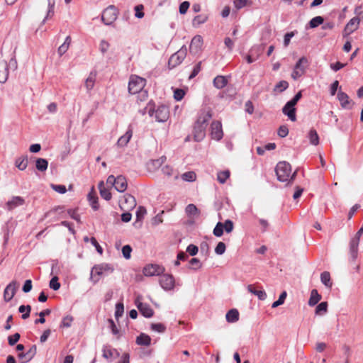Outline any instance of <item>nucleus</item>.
Wrapping results in <instances>:
<instances>
[{
	"label": "nucleus",
	"mask_w": 363,
	"mask_h": 363,
	"mask_svg": "<svg viewBox=\"0 0 363 363\" xmlns=\"http://www.w3.org/2000/svg\"><path fill=\"white\" fill-rule=\"evenodd\" d=\"M277 179L280 182L293 180L296 175V171L291 174V167L289 162H279L276 167Z\"/></svg>",
	"instance_id": "nucleus-1"
},
{
	"label": "nucleus",
	"mask_w": 363,
	"mask_h": 363,
	"mask_svg": "<svg viewBox=\"0 0 363 363\" xmlns=\"http://www.w3.org/2000/svg\"><path fill=\"white\" fill-rule=\"evenodd\" d=\"M145 84V79L137 75H131L128 82V91L131 94H138L143 89Z\"/></svg>",
	"instance_id": "nucleus-2"
},
{
	"label": "nucleus",
	"mask_w": 363,
	"mask_h": 363,
	"mask_svg": "<svg viewBox=\"0 0 363 363\" xmlns=\"http://www.w3.org/2000/svg\"><path fill=\"white\" fill-rule=\"evenodd\" d=\"M148 113L151 117H155L157 122L167 121L169 116V108L165 105L159 106L155 110L150 108Z\"/></svg>",
	"instance_id": "nucleus-3"
},
{
	"label": "nucleus",
	"mask_w": 363,
	"mask_h": 363,
	"mask_svg": "<svg viewBox=\"0 0 363 363\" xmlns=\"http://www.w3.org/2000/svg\"><path fill=\"white\" fill-rule=\"evenodd\" d=\"M187 54V48L182 46L177 52L171 55L168 61V67L173 69L179 65L185 59Z\"/></svg>",
	"instance_id": "nucleus-4"
},
{
	"label": "nucleus",
	"mask_w": 363,
	"mask_h": 363,
	"mask_svg": "<svg viewBox=\"0 0 363 363\" xmlns=\"http://www.w3.org/2000/svg\"><path fill=\"white\" fill-rule=\"evenodd\" d=\"M233 222L229 219L226 220L224 223L218 222L216 225L213 233L216 237H221L225 230L227 233H230L233 230Z\"/></svg>",
	"instance_id": "nucleus-5"
},
{
	"label": "nucleus",
	"mask_w": 363,
	"mask_h": 363,
	"mask_svg": "<svg viewBox=\"0 0 363 363\" xmlns=\"http://www.w3.org/2000/svg\"><path fill=\"white\" fill-rule=\"evenodd\" d=\"M118 17V10L114 6H109L102 13L101 20L106 25L112 24Z\"/></svg>",
	"instance_id": "nucleus-6"
},
{
	"label": "nucleus",
	"mask_w": 363,
	"mask_h": 363,
	"mask_svg": "<svg viewBox=\"0 0 363 363\" xmlns=\"http://www.w3.org/2000/svg\"><path fill=\"white\" fill-rule=\"evenodd\" d=\"M308 65V60L305 57H301L296 64L295 65L294 69L291 73V77L296 80L305 74L306 67Z\"/></svg>",
	"instance_id": "nucleus-7"
},
{
	"label": "nucleus",
	"mask_w": 363,
	"mask_h": 363,
	"mask_svg": "<svg viewBox=\"0 0 363 363\" xmlns=\"http://www.w3.org/2000/svg\"><path fill=\"white\" fill-rule=\"evenodd\" d=\"M165 271L163 266L157 264H147L143 270V272L146 277L159 276L162 274Z\"/></svg>",
	"instance_id": "nucleus-8"
},
{
	"label": "nucleus",
	"mask_w": 363,
	"mask_h": 363,
	"mask_svg": "<svg viewBox=\"0 0 363 363\" xmlns=\"http://www.w3.org/2000/svg\"><path fill=\"white\" fill-rule=\"evenodd\" d=\"M211 138L216 140H220L223 136V131L220 121H214L211 125Z\"/></svg>",
	"instance_id": "nucleus-9"
},
{
	"label": "nucleus",
	"mask_w": 363,
	"mask_h": 363,
	"mask_svg": "<svg viewBox=\"0 0 363 363\" xmlns=\"http://www.w3.org/2000/svg\"><path fill=\"white\" fill-rule=\"evenodd\" d=\"M136 206V200L135 197L130 194H125L123 196V200L121 201V208L125 211H130Z\"/></svg>",
	"instance_id": "nucleus-10"
},
{
	"label": "nucleus",
	"mask_w": 363,
	"mask_h": 363,
	"mask_svg": "<svg viewBox=\"0 0 363 363\" xmlns=\"http://www.w3.org/2000/svg\"><path fill=\"white\" fill-rule=\"evenodd\" d=\"M17 289L18 284L16 281H12L6 286L4 291V299L6 302L10 301L13 298Z\"/></svg>",
	"instance_id": "nucleus-11"
},
{
	"label": "nucleus",
	"mask_w": 363,
	"mask_h": 363,
	"mask_svg": "<svg viewBox=\"0 0 363 363\" xmlns=\"http://www.w3.org/2000/svg\"><path fill=\"white\" fill-rule=\"evenodd\" d=\"M206 125L195 122L193 130L194 139L195 141H201L206 136Z\"/></svg>",
	"instance_id": "nucleus-12"
},
{
	"label": "nucleus",
	"mask_w": 363,
	"mask_h": 363,
	"mask_svg": "<svg viewBox=\"0 0 363 363\" xmlns=\"http://www.w3.org/2000/svg\"><path fill=\"white\" fill-rule=\"evenodd\" d=\"M160 284L164 290H172L174 287V278L171 274H164L160 278Z\"/></svg>",
	"instance_id": "nucleus-13"
},
{
	"label": "nucleus",
	"mask_w": 363,
	"mask_h": 363,
	"mask_svg": "<svg viewBox=\"0 0 363 363\" xmlns=\"http://www.w3.org/2000/svg\"><path fill=\"white\" fill-rule=\"evenodd\" d=\"M202 46L203 38L199 35L194 36L189 46L190 52L194 55L199 53L201 50Z\"/></svg>",
	"instance_id": "nucleus-14"
},
{
	"label": "nucleus",
	"mask_w": 363,
	"mask_h": 363,
	"mask_svg": "<svg viewBox=\"0 0 363 363\" xmlns=\"http://www.w3.org/2000/svg\"><path fill=\"white\" fill-rule=\"evenodd\" d=\"M337 97L342 108L350 109L352 108L353 102L346 93L340 90L337 93Z\"/></svg>",
	"instance_id": "nucleus-15"
},
{
	"label": "nucleus",
	"mask_w": 363,
	"mask_h": 363,
	"mask_svg": "<svg viewBox=\"0 0 363 363\" xmlns=\"http://www.w3.org/2000/svg\"><path fill=\"white\" fill-rule=\"evenodd\" d=\"M211 117H212L211 108L209 107H205V108H203L202 109H201V111L199 112V117L196 122H197L200 124L207 125V123L211 118Z\"/></svg>",
	"instance_id": "nucleus-16"
},
{
	"label": "nucleus",
	"mask_w": 363,
	"mask_h": 363,
	"mask_svg": "<svg viewBox=\"0 0 363 363\" xmlns=\"http://www.w3.org/2000/svg\"><path fill=\"white\" fill-rule=\"evenodd\" d=\"M359 241L360 237L355 235L350 242V255L353 261L357 257Z\"/></svg>",
	"instance_id": "nucleus-17"
},
{
	"label": "nucleus",
	"mask_w": 363,
	"mask_h": 363,
	"mask_svg": "<svg viewBox=\"0 0 363 363\" xmlns=\"http://www.w3.org/2000/svg\"><path fill=\"white\" fill-rule=\"evenodd\" d=\"M107 269L108 265L106 264L95 265L91 272V279L94 281V284L97 283L99 281V278H96V276H101L103 272Z\"/></svg>",
	"instance_id": "nucleus-18"
},
{
	"label": "nucleus",
	"mask_w": 363,
	"mask_h": 363,
	"mask_svg": "<svg viewBox=\"0 0 363 363\" xmlns=\"http://www.w3.org/2000/svg\"><path fill=\"white\" fill-rule=\"evenodd\" d=\"M36 352V345H32L31 347L26 353H19L18 356L19 359L22 360L23 362H28L35 357Z\"/></svg>",
	"instance_id": "nucleus-19"
},
{
	"label": "nucleus",
	"mask_w": 363,
	"mask_h": 363,
	"mask_svg": "<svg viewBox=\"0 0 363 363\" xmlns=\"http://www.w3.org/2000/svg\"><path fill=\"white\" fill-rule=\"evenodd\" d=\"M263 48L260 46H254L250 50V54L246 57L247 63L250 64L255 62L260 55Z\"/></svg>",
	"instance_id": "nucleus-20"
},
{
	"label": "nucleus",
	"mask_w": 363,
	"mask_h": 363,
	"mask_svg": "<svg viewBox=\"0 0 363 363\" xmlns=\"http://www.w3.org/2000/svg\"><path fill=\"white\" fill-rule=\"evenodd\" d=\"M102 356L107 360L111 362L113 359L119 356V353L116 349H113L109 346H104L102 350Z\"/></svg>",
	"instance_id": "nucleus-21"
},
{
	"label": "nucleus",
	"mask_w": 363,
	"mask_h": 363,
	"mask_svg": "<svg viewBox=\"0 0 363 363\" xmlns=\"http://www.w3.org/2000/svg\"><path fill=\"white\" fill-rule=\"evenodd\" d=\"M360 20L359 17L352 18L346 25L345 28V33L346 35H350L355 31L359 24Z\"/></svg>",
	"instance_id": "nucleus-22"
},
{
	"label": "nucleus",
	"mask_w": 363,
	"mask_h": 363,
	"mask_svg": "<svg viewBox=\"0 0 363 363\" xmlns=\"http://www.w3.org/2000/svg\"><path fill=\"white\" fill-rule=\"evenodd\" d=\"M25 203V200L21 196H13L6 203V208L9 211H11L13 208L22 206Z\"/></svg>",
	"instance_id": "nucleus-23"
},
{
	"label": "nucleus",
	"mask_w": 363,
	"mask_h": 363,
	"mask_svg": "<svg viewBox=\"0 0 363 363\" xmlns=\"http://www.w3.org/2000/svg\"><path fill=\"white\" fill-rule=\"evenodd\" d=\"M247 290L250 293L257 296L259 300H264L267 298V294L263 289H259L255 284L247 286Z\"/></svg>",
	"instance_id": "nucleus-24"
},
{
	"label": "nucleus",
	"mask_w": 363,
	"mask_h": 363,
	"mask_svg": "<svg viewBox=\"0 0 363 363\" xmlns=\"http://www.w3.org/2000/svg\"><path fill=\"white\" fill-rule=\"evenodd\" d=\"M9 67L6 61L0 60V83H5L9 77Z\"/></svg>",
	"instance_id": "nucleus-25"
},
{
	"label": "nucleus",
	"mask_w": 363,
	"mask_h": 363,
	"mask_svg": "<svg viewBox=\"0 0 363 363\" xmlns=\"http://www.w3.org/2000/svg\"><path fill=\"white\" fill-rule=\"evenodd\" d=\"M137 307L141 314L146 318H150L154 314L153 310L147 303L140 302L137 304Z\"/></svg>",
	"instance_id": "nucleus-26"
},
{
	"label": "nucleus",
	"mask_w": 363,
	"mask_h": 363,
	"mask_svg": "<svg viewBox=\"0 0 363 363\" xmlns=\"http://www.w3.org/2000/svg\"><path fill=\"white\" fill-rule=\"evenodd\" d=\"M128 186V183L125 177L122 175L116 177L115 189L119 192H124Z\"/></svg>",
	"instance_id": "nucleus-27"
},
{
	"label": "nucleus",
	"mask_w": 363,
	"mask_h": 363,
	"mask_svg": "<svg viewBox=\"0 0 363 363\" xmlns=\"http://www.w3.org/2000/svg\"><path fill=\"white\" fill-rule=\"evenodd\" d=\"M132 135L133 130L129 128L126 133L119 138L117 142V145L121 147H125L130 141V138H132Z\"/></svg>",
	"instance_id": "nucleus-28"
},
{
	"label": "nucleus",
	"mask_w": 363,
	"mask_h": 363,
	"mask_svg": "<svg viewBox=\"0 0 363 363\" xmlns=\"http://www.w3.org/2000/svg\"><path fill=\"white\" fill-rule=\"evenodd\" d=\"M99 189L100 192L101 196L106 201H109L111 199V193L110 191L105 187L104 183L103 181L100 182L99 184Z\"/></svg>",
	"instance_id": "nucleus-29"
},
{
	"label": "nucleus",
	"mask_w": 363,
	"mask_h": 363,
	"mask_svg": "<svg viewBox=\"0 0 363 363\" xmlns=\"http://www.w3.org/2000/svg\"><path fill=\"white\" fill-rule=\"evenodd\" d=\"M296 108H288L287 105L286 104L282 108L283 113L287 116L288 118L293 122L296 121Z\"/></svg>",
	"instance_id": "nucleus-30"
},
{
	"label": "nucleus",
	"mask_w": 363,
	"mask_h": 363,
	"mask_svg": "<svg viewBox=\"0 0 363 363\" xmlns=\"http://www.w3.org/2000/svg\"><path fill=\"white\" fill-rule=\"evenodd\" d=\"M28 157L21 156L18 157L15 161V165L19 170H24L28 167Z\"/></svg>",
	"instance_id": "nucleus-31"
},
{
	"label": "nucleus",
	"mask_w": 363,
	"mask_h": 363,
	"mask_svg": "<svg viewBox=\"0 0 363 363\" xmlns=\"http://www.w3.org/2000/svg\"><path fill=\"white\" fill-rule=\"evenodd\" d=\"M226 320L229 323H235L239 320V312L237 309H230L225 315Z\"/></svg>",
	"instance_id": "nucleus-32"
},
{
	"label": "nucleus",
	"mask_w": 363,
	"mask_h": 363,
	"mask_svg": "<svg viewBox=\"0 0 363 363\" xmlns=\"http://www.w3.org/2000/svg\"><path fill=\"white\" fill-rule=\"evenodd\" d=\"M321 299V296L318 294L316 289H313L311 292V296L308 300V305L313 306L316 305Z\"/></svg>",
	"instance_id": "nucleus-33"
},
{
	"label": "nucleus",
	"mask_w": 363,
	"mask_h": 363,
	"mask_svg": "<svg viewBox=\"0 0 363 363\" xmlns=\"http://www.w3.org/2000/svg\"><path fill=\"white\" fill-rule=\"evenodd\" d=\"M71 42H72L71 37L70 36H67L65 38V40L64 43L62 44L58 48L57 52H58L60 56L63 55L68 50V49L69 48V45L71 44Z\"/></svg>",
	"instance_id": "nucleus-34"
},
{
	"label": "nucleus",
	"mask_w": 363,
	"mask_h": 363,
	"mask_svg": "<svg viewBox=\"0 0 363 363\" xmlns=\"http://www.w3.org/2000/svg\"><path fill=\"white\" fill-rule=\"evenodd\" d=\"M151 338L149 335L142 333L136 339V343L139 345L148 346L150 345Z\"/></svg>",
	"instance_id": "nucleus-35"
},
{
	"label": "nucleus",
	"mask_w": 363,
	"mask_h": 363,
	"mask_svg": "<svg viewBox=\"0 0 363 363\" xmlns=\"http://www.w3.org/2000/svg\"><path fill=\"white\" fill-rule=\"evenodd\" d=\"M321 282L328 288H331L333 286V281H331L330 274L328 272H323L320 274Z\"/></svg>",
	"instance_id": "nucleus-36"
},
{
	"label": "nucleus",
	"mask_w": 363,
	"mask_h": 363,
	"mask_svg": "<svg viewBox=\"0 0 363 363\" xmlns=\"http://www.w3.org/2000/svg\"><path fill=\"white\" fill-rule=\"evenodd\" d=\"M227 83H228V80L223 76H217L213 79V85L217 89H222V88H223L224 86H226Z\"/></svg>",
	"instance_id": "nucleus-37"
},
{
	"label": "nucleus",
	"mask_w": 363,
	"mask_h": 363,
	"mask_svg": "<svg viewBox=\"0 0 363 363\" xmlns=\"http://www.w3.org/2000/svg\"><path fill=\"white\" fill-rule=\"evenodd\" d=\"M96 82V74L91 72L85 81V87L88 91L91 90Z\"/></svg>",
	"instance_id": "nucleus-38"
},
{
	"label": "nucleus",
	"mask_w": 363,
	"mask_h": 363,
	"mask_svg": "<svg viewBox=\"0 0 363 363\" xmlns=\"http://www.w3.org/2000/svg\"><path fill=\"white\" fill-rule=\"evenodd\" d=\"M19 313H23L21 318L26 320L29 318L31 311V306L30 305H21L18 308Z\"/></svg>",
	"instance_id": "nucleus-39"
},
{
	"label": "nucleus",
	"mask_w": 363,
	"mask_h": 363,
	"mask_svg": "<svg viewBox=\"0 0 363 363\" xmlns=\"http://www.w3.org/2000/svg\"><path fill=\"white\" fill-rule=\"evenodd\" d=\"M308 138L311 144L313 145H318L319 144V136L317 131L314 129H311L308 133Z\"/></svg>",
	"instance_id": "nucleus-40"
},
{
	"label": "nucleus",
	"mask_w": 363,
	"mask_h": 363,
	"mask_svg": "<svg viewBox=\"0 0 363 363\" xmlns=\"http://www.w3.org/2000/svg\"><path fill=\"white\" fill-rule=\"evenodd\" d=\"M88 199L92 206V208L94 210H97L98 206V197L96 196L95 192L94 191V189H92V191L88 195Z\"/></svg>",
	"instance_id": "nucleus-41"
},
{
	"label": "nucleus",
	"mask_w": 363,
	"mask_h": 363,
	"mask_svg": "<svg viewBox=\"0 0 363 363\" xmlns=\"http://www.w3.org/2000/svg\"><path fill=\"white\" fill-rule=\"evenodd\" d=\"M48 162L45 159L38 158L36 160L35 167L39 171L44 172L48 169Z\"/></svg>",
	"instance_id": "nucleus-42"
},
{
	"label": "nucleus",
	"mask_w": 363,
	"mask_h": 363,
	"mask_svg": "<svg viewBox=\"0 0 363 363\" xmlns=\"http://www.w3.org/2000/svg\"><path fill=\"white\" fill-rule=\"evenodd\" d=\"M230 171L225 170L218 173L217 179L220 184H224L230 177Z\"/></svg>",
	"instance_id": "nucleus-43"
},
{
	"label": "nucleus",
	"mask_w": 363,
	"mask_h": 363,
	"mask_svg": "<svg viewBox=\"0 0 363 363\" xmlns=\"http://www.w3.org/2000/svg\"><path fill=\"white\" fill-rule=\"evenodd\" d=\"M324 22V18L322 16H315L309 21V26L314 28L321 25Z\"/></svg>",
	"instance_id": "nucleus-44"
},
{
	"label": "nucleus",
	"mask_w": 363,
	"mask_h": 363,
	"mask_svg": "<svg viewBox=\"0 0 363 363\" xmlns=\"http://www.w3.org/2000/svg\"><path fill=\"white\" fill-rule=\"evenodd\" d=\"M182 179L186 182H194L196 179V174L194 172L190 171L182 174Z\"/></svg>",
	"instance_id": "nucleus-45"
},
{
	"label": "nucleus",
	"mask_w": 363,
	"mask_h": 363,
	"mask_svg": "<svg viewBox=\"0 0 363 363\" xmlns=\"http://www.w3.org/2000/svg\"><path fill=\"white\" fill-rule=\"evenodd\" d=\"M50 313H51V311L50 309H45V310L40 312L39 313L40 318L36 319L35 320V324L44 323L45 322V316L50 315Z\"/></svg>",
	"instance_id": "nucleus-46"
},
{
	"label": "nucleus",
	"mask_w": 363,
	"mask_h": 363,
	"mask_svg": "<svg viewBox=\"0 0 363 363\" xmlns=\"http://www.w3.org/2000/svg\"><path fill=\"white\" fill-rule=\"evenodd\" d=\"M328 303L327 302H321L319 303L315 308V313L318 315H322L327 312Z\"/></svg>",
	"instance_id": "nucleus-47"
},
{
	"label": "nucleus",
	"mask_w": 363,
	"mask_h": 363,
	"mask_svg": "<svg viewBox=\"0 0 363 363\" xmlns=\"http://www.w3.org/2000/svg\"><path fill=\"white\" fill-rule=\"evenodd\" d=\"M286 296H287V294L286 291H283L279 297V299L276 301H274L272 305V308H277L280 305H282L284 303V301L286 298Z\"/></svg>",
	"instance_id": "nucleus-48"
},
{
	"label": "nucleus",
	"mask_w": 363,
	"mask_h": 363,
	"mask_svg": "<svg viewBox=\"0 0 363 363\" xmlns=\"http://www.w3.org/2000/svg\"><path fill=\"white\" fill-rule=\"evenodd\" d=\"M208 19V16L206 15H199L196 16L194 20H193V24L195 25H200L201 23H205Z\"/></svg>",
	"instance_id": "nucleus-49"
},
{
	"label": "nucleus",
	"mask_w": 363,
	"mask_h": 363,
	"mask_svg": "<svg viewBox=\"0 0 363 363\" xmlns=\"http://www.w3.org/2000/svg\"><path fill=\"white\" fill-rule=\"evenodd\" d=\"M147 213V211L145 207L139 206L136 211L137 220L140 221L143 219L144 216Z\"/></svg>",
	"instance_id": "nucleus-50"
},
{
	"label": "nucleus",
	"mask_w": 363,
	"mask_h": 363,
	"mask_svg": "<svg viewBox=\"0 0 363 363\" xmlns=\"http://www.w3.org/2000/svg\"><path fill=\"white\" fill-rule=\"evenodd\" d=\"M21 335L19 333H16L15 334L8 337V342L11 346L14 345L20 339Z\"/></svg>",
	"instance_id": "nucleus-51"
},
{
	"label": "nucleus",
	"mask_w": 363,
	"mask_h": 363,
	"mask_svg": "<svg viewBox=\"0 0 363 363\" xmlns=\"http://www.w3.org/2000/svg\"><path fill=\"white\" fill-rule=\"evenodd\" d=\"M201 70V62H199L194 67L191 74L189 75V79L194 78Z\"/></svg>",
	"instance_id": "nucleus-52"
},
{
	"label": "nucleus",
	"mask_w": 363,
	"mask_h": 363,
	"mask_svg": "<svg viewBox=\"0 0 363 363\" xmlns=\"http://www.w3.org/2000/svg\"><path fill=\"white\" fill-rule=\"evenodd\" d=\"M72 321H73L72 316L67 315L63 318L62 323H61V326L65 327V328H69L71 326Z\"/></svg>",
	"instance_id": "nucleus-53"
},
{
	"label": "nucleus",
	"mask_w": 363,
	"mask_h": 363,
	"mask_svg": "<svg viewBox=\"0 0 363 363\" xmlns=\"http://www.w3.org/2000/svg\"><path fill=\"white\" fill-rule=\"evenodd\" d=\"M50 287L55 291H57L60 287V284L58 281V278L57 277H54L51 279L50 281Z\"/></svg>",
	"instance_id": "nucleus-54"
},
{
	"label": "nucleus",
	"mask_w": 363,
	"mask_h": 363,
	"mask_svg": "<svg viewBox=\"0 0 363 363\" xmlns=\"http://www.w3.org/2000/svg\"><path fill=\"white\" fill-rule=\"evenodd\" d=\"M48 11L45 18L52 17L54 14L55 0H48Z\"/></svg>",
	"instance_id": "nucleus-55"
},
{
	"label": "nucleus",
	"mask_w": 363,
	"mask_h": 363,
	"mask_svg": "<svg viewBox=\"0 0 363 363\" xmlns=\"http://www.w3.org/2000/svg\"><path fill=\"white\" fill-rule=\"evenodd\" d=\"M225 244L223 242H219L215 248V252L218 255H223L225 251Z\"/></svg>",
	"instance_id": "nucleus-56"
},
{
	"label": "nucleus",
	"mask_w": 363,
	"mask_h": 363,
	"mask_svg": "<svg viewBox=\"0 0 363 363\" xmlns=\"http://www.w3.org/2000/svg\"><path fill=\"white\" fill-rule=\"evenodd\" d=\"M131 252H132V248L128 245L123 246L122 248L123 255L127 259L130 258Z\"/></svg>",
	"instance_id": "nucleus-57"
},
{
	"label": "nucleus",
	"mask_w": 363,
	"mask_h": 363,
	"mask_svg": "<svg viewBox=\"0 0 363 363\" xmlns=\"http://www.w3.org/2000/svg\"><path fill=\"white\" fill-rule=\"evenodd\" d=\"M184 95H185V92L182 89H176L174 91V98L177 101L182 100L184 98Z\"/></svg>",
	"instance_id": "nucleus-58"
},
{
	"label": "nucleus",
	"mask_w": 363,
	"mask_h": 363,
	"mask_svg": "<svg viewBox=\"0 0 363 363\" xmlns=\"http://www.w3.org/2000/svg\"><path fill=\"white\" fill-rule=\"evenodd\" d=\"M165 328V326L162 323H152L151 325V329L159 333L164 332Z\"/></svg>",
	"instance_id": "nucleus-59"
},
{
	"label": "nucleus",
	"mask_w": 363,
	"mask_h": 363,
	"mask_svg": "<svg viewBox=\"0 0 363 363\" xmlns=\"http://www.w3.org/2000/svg\"><path fill=\"white\" fill-rule=\"evenodd\" d=\"M289 134V129L286 125H281L278 129V135L281 138H284Z\"/></svg>",
	"instance_id": "nucleus-60"
},
{
	"label": "nucleus",
	"mask_w": 363,
	"mask_h": 363,
	"mask_svg": "<svg viewBox=\"0 0 363 363\" xmlns=\"http://www.w3.org/2000/svg\"><path fill=\"white\" fill-rule=\"evenodd\" d=\"M289 86V83L286 81H280L275 86V89L283 91Z\"/></svg>",
	"instance_id": "nucleus-61"
},
{
	"label": "nucleus",
	"mask_w": 363,
	"mask_h": 363,
	"mask_svg": "<svg viewBox=\"0 0 363 363\" xmlns=\"http://www.w3.org/2000/svg\"><path fill=\"white\" fill-rule=\"evenodd\" d=\"M248 0H233L234 5L237 9H240L247 6Z\"/></svg>",
	"instance_id": "nucleus-62"
},
{
	"label": "nucleus",
	"mask_w": 363,
	"mask_h": 363,
	"mask_svg": "<svg viewBox=\"0 0 363 363\" xmlns=\"http://www.w3.org/2000/svg\"><path fill=\"white\" fill-rule=\"evenodd\" d=\"M199 249L197 246L194 245H189L186 248V252L189 253L190 255L194 256L198 253Z\"/></svg>",
	"instance_id": "nucleus-63"
},
{
	"label": "nucleus",
	"mask_w": 363,
	"mask_h": 363,
	"mask_svg": "<svg viewBox=\"0 0 363 363\" xmlns=\"http://www.w3.org/2000/svg\"><path fill=\"white\" fill-rule=\"evenodd\" d=\"M188 214L194 215L198 212V208L194 204H189L186 208Z\"/></svg>",
	"instance_id": "nucleus-64"
}]
</instances>
